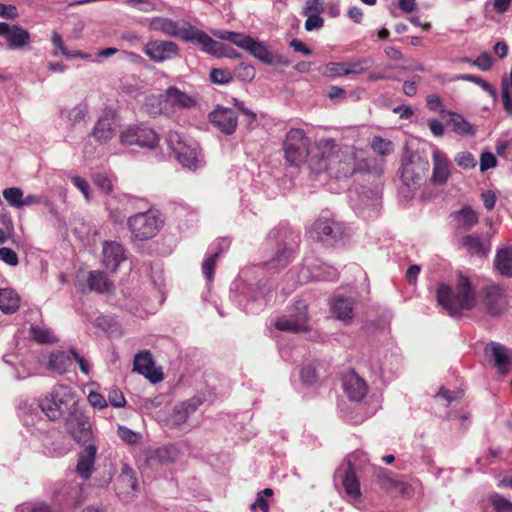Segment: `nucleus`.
<instances>
[{
    "instance_id": "nucleus-1",
    "label": "nucleus",
    "mask_w": 512,
    "mask_h": 512,
    "mask_svg": "<svg viewBox=\"0 0 512 512\" xmlns=\"http://www.w3.org/2000/svg\"><path fill=\"white\" fill-rule=\"evenodd\" d=\"M437 301L452 317L462 316L465 312L471 311L477 303L476 292L471 281L462 272L457 273V282L454 287L444 283L439 284Z\"/></svg>"
},
{
    "instance_id": "nucleus-2",
    "label": "nucleus",
    "mask_w": 512,
    "mask_h": 512,
    "mask_svg": "<svg viewBox=\"0 0 512 512\" xmlns=\"http://www.w3.org/2000/svg\"><path fill=\"white\" fill-rule=\"evenodd\" d=\"M212 34L221 40L229 41L239 48L248 51L264 64H287V62L283 61L280 56L273 55L265 43L254 39L249 35L228 30H213Z\"/></svg>"
},
{
    "instance_id": "nucleus-3",
    "label": "nucleus",
    "mask_w": 512,
    "mask_h": 512,
    "mask_svg": "<svg viewBox=\"0 0 512 512\" xmlns=\"http://www.w3.org/2000/svg\"><path fill=\"white\" fill-rule=\"evenodd\" d=\"M78 406L75 393L65 385H57L39 401L41 411L48 419L55 421L65 418L73 408Z\"/></svg>"
},
{
    "instance_id": "nucleus-4",
    "label": "nucleus",
    "mask_w": 512,
    "mask_h": 512,
    "mask_svg": "<svg viewBox=\"0 0 512 512\" xmlns=\"http://www.w3.org/2000/svg\"><path fill=\"white\" fill-rule=\"evenodd\" d=\"M150 30L159 31L169 37H178L186 42H192L197 45L198 42L207 41L204 31L197 29L188 22H183L180 26L178 22L165 17H154L148 19Z\"/></svg>"
},
{
    "instance_id": "nucleus-5",
    "label": "nucleus",
    "mask_w": 512,
    "mask_h": 512,
    "mask_svg": "<svg viewBox=\"0 0 512 512\" xmlns=\"http://www.w3.org/2000/svg\"><path fill=\"white\" fill-rule=\"evenodd\" d=\"M362 160V150L348 145L339 146L328 162V173L338 179L351 176L362 168Z\"/></svg>"
},
{
    "instance_id": "nucleus-6",
    "label": "nucleus",
    "mask_w": 512,
    "mask_h": 512,
    "mask_svg": "<svg viewBox=\"0 0 512 512\" xmlns=\"http://www.w3.org/2000/svg\"><path fill=\"white\" fill-rule=\"evenodd\" d=\"M127 225L134 240L146 241L159 233L164 225V219L157 211L148 210L130 216Z\"/></svg>"
},
{
    "instance_id": "nucleus-7",
    "label": "nucleus",
    "mask_w": 512,
    "mask_h": 512,
    "mask_svg": "<svg viewBox=\"0 0 512 512\" xmlns=\"http://www.w3.org/2000/svg\"><path fill=\"white\" fill-rule=\"evenodd\" d=\"M166 142L183 167L191 170L198 168L201 159L198 145L195 142L188 141L178 130H169Z\"/></svg>"
},
{
    "instance_id": "nucleus-8",
    "label": "nucleus",
    "mask_w": 512,
    "mask_h": 512,
    "mask_svg": "<svg viewBox=\"0 0 512 512\" xmlns=\"http://www.w3.org/2000/svg\"><path fill=\"white\" fill-rule=\"evenodd\" d=\"M310 147L304 130H289L284 142L285 158L291 165H300L310 159Z\"/></svg>"
},
{
    "instance_id": "nucleus-9",
    "label": "nucleus",
    "mask_w": 512,
    "mask_h": 512,
    "mask_svg": "<svg viewBox=\"0 0 512 512\" xmlns=\"http://www.w3.org/2000/svg\"><path fill=\"white\" fill-rule=\"evenodd\" d=\"M161 98L163 99L162 102L165 104V107L171 106L179 109H190L197 104V99L194 95L181 91L174 86L166 89L164 94L161 95ZM155 104H161V100L157 97H149L147 99L146 107L150 113H157V111L149 109V106L153 107Z\"/></svg>"
},
{
    "instance_id": "nucleus-10",
    "label": "nucleus",
    "mask_w": 512,
    "mask_h": 512,
    "mask_svg": "<svg viewBox=\"0 0 512 512\" xmlns=\"http://www.w3.org/2000/svg\"><path fill=\"white\" fill-rule=\"evenodd\" d=\"M67 432L79 443H86L92 436L91 424L80 406L73 408L64 418Z\"/></svg>"
},
{
    "instance_id": "nucleus-11",
    "label": "nucleus",
    "mask_w": 512,
    "mask_h": 512,
    "mask_svg": "<svg viewBox=\"0 0 512 512\" xmlns=\"http://www.w3.org/2000/svg\"><path fill=\"white\" fill-rule=\"evenodd\" d=\"M340 145L336 144L333 139L322 138L316 140L310 147V164L318 171L328 172V162L333 158L334 153Z\"/></svg>"
},
{
    "instance_id": "nucleus-12",
    "label": "nucleus",
    "mask_w": 512,
    "mask_h": 512,
    "mask_svg": "<svg viewBox=\"0 0 512 512\" xmlns=\"http://www.w3.org/2000/svg\"><path fill=\"white\" fill-rule=\"evenodd\" d=\"M482 304L489 315L502 314L508 307L507 296L499 285L489 284L481 291Z\"/></svg>"
},
{
    "instance_id": "nucleus-13",
    "label": "nucleus",
    "mask_w": 512,
    "mask_h": 512,
    "mask_svg": "<svg viewBox=\"0 0 512 512\" xmlns=\"http://www.w3.org/2000/svg\"><path fill=\"white\" fill-rule=\"evenodd\" d=\"M428 169V161H425L418 156H413L403 163L401 168V179L407 187L413 188L425 179Z\"/></svg>"
},
{
    "instance_id": "nucleus-14",
    "label": "nucleus",
    "mask_w": 512,
    "mask_h": 512,
    "mask_svg": "<svg viewBox=\"0 0 512 512\" xmlns=\"http://www.w3.org/2000/svg\"><path fill=\"white\" fill-rule=\"evenodd\" d=\"M295 315L284 316L276 320L275 328L280 331L299 333L307 330V305L303 301L296 302Z\"/></svg>"
},
{
    "instance_id": "nucleus-15",
    "label": "nucleus",
    "mask_w": 512,
    "mask_h": 512,
    "mask_svg": "<svg viewBox=\"0 0 512 512\" xmlns=\"http://www.w3.org/2000/svg\"><path fill=\"white\" fill-rule=\"evenodd\" d=\"M309 233L317 241L331 243L341 237L343 228L333 219L319 218L313 223Z\"/></svg>"
},
{
    "instance_id": "nucleus-16",
    "label": "nucleus",
    "mask_w": 512,
    "mask_h": 512,
    "mask_svg": "<svg viewBox=\"0 0 512 512\" xmlns=\"http://www.w3.org/2000/svg\"><path fill=\"white\" fill-rule=\"evenodd\" d=\"M143 51L152 61L160 63L177 57L179 46L172 41L153 40L145 44Z\"/></svg>"
},
{
    "instance_id": "nucleus-17",
    "label": "nucleus",
    "mask_w": 512,
    "mask_h": 512,
    "mask_svg": "<svg viewBox=\"0 0 512 512\" xmlns=\"http://www.w3.org/2000/svg\"><path fill=\"white\" fill-rule=\"evenodd\" d=\"M0 37H4L11 50L22 49L31 42L30 33L19 25L0 22Z\"/></svg>"
},
{
    "instance_id": "nucleus-18",
    "label": "nucleus",
    "mask_w": 512,
    "mask_h": 512,
    "mask_svg": "<svg viewBox=\"0 0 512 512\" xmlns=\"http://www.w3.org/2000/svg\"><path fill=\"white\" fill-rule=\"evenodd\" d=\"M485 353L493 360V365L500 374H508L512 371V350L497 343L486 345Z\"/></svg>"
},
{
    "instance_id": "nucleus-19",
    "label": "nucleus",
    "mask_w": 512,
    "mask_h": 512,
    "mask_svg": "<svg viewBox=\"0 0 512 512\" xmlns=\"http://www.w3.org/2000/svg\"><path fill=\"white\" fill-rule=\"evenodd\" d=\"M155 130H123L120 141L125 145H136L141 148H154L159 143Z\"/></svg>"
},
{
    "instance_id": "nucleus-20",
    "label": "nucleus",
    "mask_w": 512,
    "mask_h": 512,
    "mask_svg": "<svg viewBox=\"0 0 512 512\" xmlns=\"http://www.w3.org/2000/svg\"><path fill=\"white\" fill-rule=\"evenodd\" d=\"M133 365L135 371L145 376L152 383H157L163 379V373L154 367L152 354L148 350L136 354Z\"/></svg>"
},
{
    "instance_id": "nucleus-21",
    "label": "nucleus",
    "mask_w": 512,
    "mask_h": 512,
    "mask_svg": "<svg viewBox=\"0 0 512 512\" xmlns=\"http://www.w3.org/2000/svg\"><path fill=\"white\" fill-rule=\"evenodd\" d=\"M117 489L119 496L126 501L132 499L139 490L135 473L128 465L122 467L121 473L117 479Z\"/></svg>"
},
{
    "instance_id": "nucleus-22",
    "label": "nucleus",
    "mask_w": 512,
    "mask_h": 512,
    "mask_svg": "<svg viewBox=\"0 0 512 512\" xmlns=\"http://www.w3.org/2000/svg\"><path fill=\"white\" fill-rule=\"evenodd\" d=\"M342 385L344 392L352 401H361L366 395V384L354 371H349L343 376Z\"/></svg>"
},
{
    "instance_id": "nucleus-23",
    "label": "nucleus",
    "mask_w": 512,
    "mask_h": 512,
    "mask_svg": "<svg viewBox=\"0 0 512 512\" xmlns=\"http://www.w3.org/2000/svg\"><path fill=\"white\" fill-rule=\"evenodd\" d=\"M342 486L344 489V499L356 505L361 497L360 481L356 476L355 470L352 464L349 463L347 470L342 479Z\"/></svg>"
},
{
    "instance_id": "nucleus-24",
    "label": "nucleus",
    "mask_w": 512,
    "mask_h": 512,
    "mask_svg": "<svg viewBox=\"0 0 512 512\" xmlns=\"http://www.w3.org/2000/svg\"><path fill=\"white\" fill-rule=\"evenodd\" d=\"M124 259L122 245L117 242H105L103 244L102 264L107 270L114 272Z\"/></svg>"
},
{
    "instance_id": "nucleus-25",
    "label": "nucleus",
    "mask_w": 512,
    "mask_h": 512,
    "mask_svg": "<svg viewBox=\"0 0 512 512\" xmlns=\"http://www.w3.org/2000/svg\"><path fill=\"white\" fill-rule=\"evenodd\" d=\"M432 182L437 185L444 184L450 176L449 162L446 155L438 149H434Z\"/></svg>"
},
{
    "instance_id": "nucleus-26",
    "label": "nucleus",
    "mask_w": 512,
    "mask_h": 512,
    "mask_svg": "<svg viewBox=\"0 0 512 512\" xmlns=\"http://www.w3.org/2000/svg\"><path fill=\"white\" fill-rule=\"evenodd\" d=\"M97 447L94 444L87 445L79 454L76 472L83 479H88L94 468Z\"/></svg>"
},
{
    "instance_id": "nucleus-27",
    "label": "nucleus",
    "mask_w": 512,
    "mask_h": 512,
    "mask_svg": "<svg viewBox=\"0 0 512 512\" xmlns=\"http://www.w3.org/2000/svg\"><path fill=\"white\" fill-rule=\"evenodd\" d=\"M331 310L336 319L345 324H350L354 317V301L350 298L337 296L332 301Z\"/></svg>"
},
{
    "instance_id": "nucleus-28",
    "label": "nucleus",
    "mask_w": 512,
    "mask_h": 512,
    "mask_svg": "<svg viewBox=\"0 0 512 512\" xmlns=\"http://www.w3.org/2000/svg\"><path fill=\"white\" fill-rule=\"evenodd\" d=\"M210 122L218 128H236L237 115L231 108L218 106L209 114Z\"/></svg>"
},
{
    "instance_id": "nucleus-29",
    "label": "nucleus",
    "mask_w": 512,
    "mask_h": 512,
    "mask_svg": "<svg viewBox=\"0 0 512 512\" xmlns=\"http://www.w3.org/2000/svg\"><path fill=\"white\" fill-rule=\"evenodd\" d=\"M204 36L207 38V41L198 42L197 45L201 47V49L209 54H212L216 57H228V58H236L238 54L235 50L226 47L223 43L215 41L212 39L207 33L204 32Z\"/></svg>"
},
{
    "instance_id": "nucleus-30",
    "label": "nucleus",
    "mask_w": 512,
    "mask_h": 512,
    "mask_svg": "<svg viewBox=\"0 0 512 512\" xmlns=\"http://www.w3.org/2000/svg\"><path fill=\"white\" fill-rule=\"evenodd\" d=\"M72 365L71 350L69 352L55 351L49 355L48 367L58 374L66 373Z\"/></svg>"
},
{
    "instance_id": "nucleus-31",
    "label": "nucleus",
    "mask_w": 512,
    "mask_h": 512,
    "mask_svg": "<svg viewBox=\"0 0 512 512\" xmlns=\"http://www.w3.org/2000/svg\"><path fill=\"white\" fill-rule=\"evenodd\" d=\"M494 267L502 276L512 277V248L504 247L497 251Z\"/></svg>"
},
{
    "instance_id": "nucleus-32",
    "label": "nucleus",
    "mask_w": 512,
    "mask_h": 512,
    "mask_svg": "<svg viewBox=\"0 0 512 512\" xmlns=\"http://www.w3.org/2000/svg\"><path fill=\"white\" fill-rule=\"evenodd\" d=\"M301 278L304 281L312 280H326L333 281L337 278V271L335 268L323 264L319 266L315 272L309 273V268L304 267L301 270Z\"/></svg>"
},
{
    "instance_id": "nucleus-33",
    "label": "nucleus",
    "mask_w": 512,
    "mask_h": 512,
    "mask_svg": "<svg viewBox=\"0 0 512 512\" xmlns=\"http://www.w3.org/2000/svg\"><path fill=\"white\" fill-rule=\"evenodd\" d=\"M457 228L468 231L478 223V214L470 207H463L461 210L453 213Z\"/></svg>"
},
{
    "instance_id": "nucleus-34",
    "label": "nucleus",
    "mask_w": 512,
    "mask_h": 512,
    "mask_svg": "<svg viewBox=\"0 0 512 512\" xmlns=\"http://www.w3.org/2000/svg\"><path fill=\"white\" fill-rule=\"evenodd\" d=\"M20 296L12 288L0 289V310L14 313L19 308Z\"/></svg>"
},
{
    "instance_id": "nucleus-35",
    "label": "nucleus",
    "mask_w": 512,
    "mask_h": 512,
    "mask_svg": "<svg viewBox=\"0 0 512 512\" xmlns=\"http://www.w3.org/2000/svg\"><path fill=\"white\" fill-rule=\"evenodd\" d=\"M88 285L90 290L97 292H110L113 289V284L110 282L103 272L93 271L89 273Z\"/></svg>"
},
{
    "instance_id": "nucleus-36",
    "label": "nucleus",
    "mask_w": 512,
    "mask_h": 512,
    "mask_svg": "<svg viewBox=\"0 0 512 512\" xmlns=\"http://www.w3.org/2000/svg\"><path fill=\"white\" fill-rule=\"evenodd\" d=\"M460 245L471 255H477L480 257L487 256L488 250L478 237L472 235L464 236L460 240Z\"/></svg>"
},
{
    "instance_id": "nucleus-37",
    "label": "nucleus",
    "mask_w": 512,
    "mask_h": 512,
    "mask_svg": "<svg viewBox=\"0 0 512 512\" xmlns=\"http://www.w3.org/2000/svg\"><path fill=\"white\" fill-rule=\"evenodd\" d=\"M292 259V250L287 247L278 249L275 255L266 263L271 270H278L289 264Z\"/></svg>"
},
{
    "instance_id": "nucleus-38",
    "label": "nucleus",
    "mask_w": 512,
    "mask_h": 512,
    "mask_svg": "<svg viewBox=\"0 0 512 512\" xmlns=\"http://www.w3.org/2000/svg\"><path fill=\"white\" fill-rule=\"evenodd\" d=\"M346 64L348 75H360L373 65V60L369 57L355 58L346 61Z\"/></svg>"
},
{
    "instance_id": "nucleus-39",
    "label": "nucleus",
    "mask_w": 512,
    "mask_h": 512,
    "mask_svg": "<svg viewBox=\"0 0 512 512\" xmlns=\"http://www.w3.org/2000/svg\"><path fill=\"white\" fill-rule=\"evenodd\" d=\"M321 73L322 75L331 78L348 76L346 61L329 62L322 67Z\"/></svg>"
},
{
    "instance_id": "nucleus-40",
    "label": "nucleus",
    "mask_w": 512,
    "mask_h": 512,
    "mask_svg": "<svg viewBox=\"0 0 512 512\" xmlns=\"http://www.w3.org/2000/svg\"><path fill=\"white\" fill-rule=\"evenodd\" d=\"M30 333L33 339L39 343H53L56 341L51 330L46 327L31 325Z\"/></svg>"
},
{
    "instance_id": "nucleus-41",
    "label": "nucleus",
    "mask_w": 512,
    "mask_h": 512,
    "mask_svg": "<svg viewBox=\"0 0 512 512\" xmlns=\"http://www.w3.org/2000/svg\"><path fill=\"white\" fill-rule=\"evenodd\" d=\"M3 197L10 206L15 208L23 207V191L18 187L6 188L3 190Z\"/></svg>"
},
{
    "instance_id": "nucleus-42",
    "label": "nucleus",
    "mask_w": 512,
    "mask_h": 512,
    "mask_svg": "<svg viewBox=\"0 0 512 512\" xmlns=\"http://www.w3.org/2000/svg\"><path fill=\"white\" fill-rule=\"evenodd\" d=\"M441 118L453 128H466L468 125L463 116L449 110H441Z\"/></svg>"
},
{
    "instance_id": "nucleus-43",
    "label": "nucleus",
    "mask_w": 512,
    "mask_h": 512,
    "mask_svg": "<svg viewBox=\"0 0 512 512\" xmlns=\"http://www.w3.org/2000/svg\"><path fill=\"white\" fill-rule=\"evenodd\" d=\"M371 147L375 153L381 156L389 155L393 151L392 142L381 137H374Z\"/></svg>"
},
{
    "instance_id": "nucleus-44",
    "label": "nucleus",
    "mask_w": 512,
    "mask_h": 512,
    "mask_svg": "<svg viewBox=\"0 0 512 512\" xmlns=\"http://www.w3.org/2000/svg\"><path fill=\"white\" fill-rule=\"evenodd\" d=\"M86 113L87 105L85 103H80L69 111L68 118L72 125H79L85 118Z\"/></svg>"
},
{
    "instance_id": "nucleus-45",
    "label": "nucleus",
    "mask_w": 512,
    "mask_h": 512,
    "mask_svg": "<svg viewBox=\"0 0 512 512\" xmlns=\"http://www.w3.org/2000/svg\"><path fill=\"white\" fill-rule=\"evenodd\" d=\"M93 183L104 193L109 194L113 191V183L109 176L97 173L93 176Z\"/></svg>"
},
{
    "instance_id": "nucleus-46",
    "label": "nucleus",
    "mask_w": 512,
    "mask_h": 512,
    "mask_svg": "<svg viewBox=\"0 0 512 512\" xmlns=\"http://www.w3.org/2000/svg\"><path fill=\"white\" fill-rule=\"evenodd\" d=\"M210 79L216 84H228L232 81L233 77L230 71L226 69L214 68L210 72Z\"/></svg>"
},
{
    "instance_id": "nucleus-47",
    "label": "nucleus",
    "mask_w": 512,
    "mask_h": 512,
    "mask_svg": "<svg viewBox=\"0 0 512 512\" xmlns=\"http://www.w3.org/2000/svg\"><path fill=\"white\" fill-rule=\"evenodd\" d=\"M118 125L117 117L113 110H104L102 115L98 119L96 128H112V126Z\"/></svg>"
},
{
    "instance_id": "nucleus-48",
    "label": "nucleus",
    "mask_w": 512,
    "mask_h": 512,
    "mask_svg": "<svg viewBox=\"0 0 512 512\" xmlns=\"http://www.w3.org/2000/svg\"><path fill=\"white\" fill-rule=\"evenodd\" d=\"M221 253H222V250H219L218 252H215L214 254H212L210 257H208L203 262V265H202L203 274L205 275V277L208 281L213 280L215 263Z\"/></svg>"
},
{
    "instance_id": "nucleus-49",
    "label": "nucleus",
    "mask_w": 512,
    "mask_h": 512,
    "mask_svg": "<svg viewBox=\"0 0 512 512\" xmlns=\"http://www.w3.org/2000/svg\"><path fill=\"white\" fill-rule=\"evenodd\" d=\"M462 80H466L469 82H473L476 85H479L484 91H486L490 96L495 97L496 91L495 89L483 78L478 77L476 75H463L460 77Z\"/></svg>"
},
{
    "instance_id": "nucleus-50",
    "label": "nucleus",
    "mask_w": 512,
    "mask_h": 512,
    "mask_svg": "<svg viewBox=\"0 0 512 512\" xmlns=\"http://www.w3.org/2000/svg\"><path fill=\"white\" fill-rule=\"evenodd\" d=\"M51 42L54 47L53 49V55L57 56L59 54L66 56L68 55V49L66 48L62 36L56 32L53 31L51 36Z\"/></svg>"
},
{
    "instance_id": "nucleus-51",
    "label": "nucleus",
    "mask_w": 512,
    "mask_h": 512,
    "mask_svg": "<svg viewBox=\"0 0 512 512\" xmlns=\"http://www.w3.org/2000/svg\"><path fill=\"white\" fill-rule=\"evenodd\" d=\"M455 162L464 169L473 168L476 165L475 158L469 152L459 153L455 158Z\"/></svg>"
},
{
    "instance_id": "nucleus-52",
    "label": "nucleus",
    "mask_w": 512,
    "mask_h": 512,
    "mask_svg": "<svg viewBox=\"0 0 512 512\" xmlns=\"http://www.w3.org/2000/svg\"><path fill=\"white\" fill-rule=\"evenodd\" d=\"M119 437L128 444H135L140 440V435L127 427L120 426L118 428Z\"/></svg>"
},
{
    "instance_id": "nucleus-53",
    "label": "nucleus",
    "mask_w": 512,
    "mask_h": 512,
    "mask_svg": "<svg viewBox=\"0 0 512 512\" xmlns=\"http://www.w3.org/2000/svg\"><path fill=\"white\" fill-rule=\"evenodd\" d=\"M0 260L10 266H16L18 264L16 252L8 247L0 248Z\"/></svg>"
},
{
    "instance_id": "nucleus-54",
    "label": "nucleus",
    "mask_w": 512,
    "mask_h": 512,
    "mask_svg": "<svg viewBox=\"0 0 512 512\" xmlns=\"http://www.w3.org/2000/svg\"><path fill=\"white\" fill-rule=\"evenodd\" d=\"M19 16L17 7L12 4H4L0 2V17L13 20Z\"/></svg>"
},
{
    "instance_id": "nucleus-55",
    "label": "nucleus",
    "mask_w": 512,
    "mask_h": 512,
    "mask_svg": "<svg viewBox=\"0 0 512 512\" xmlns=\"http://www.w3.org/2000/svg\"><path fill=\"white\" fill-rule=\"evenodd\" d=\"M492 62L491 56L487 52H484L472 62V65L482 71H488L492 66Z\"/></svg>"
},
{
    "instance_id": "nucleus-56",
    "label": "nucleus",
    "mask_w": 512,
    "mask_h": 512,
    "mask_svg": "<svg viewBox=\"0 0 512 512\" xmlns=\"http://www.w3.org/2000/svg\"><path fill=\"white\" fill-rule=\"evenodd\" d=\"M109 402L112 406L120 408L125 406L126 400L119 389L113 388L109 391Z\"/></svg>"
},
{
    "instance_id": "nucleus-57",
    "label": "nucleus",
    "mask_w": 512,
    "mask_h": 512,
    "mask_svg": "<svg viewBox=\"0 0 512 512\" xmlns=\"http://www.w3.org/2000/svg\"><path fill=\"white\" fill-rule=\"evenodd\" d=\"M497 164L495 156L491 152H483L480 157V170L486 171L494 168Z\"/></svg>"
},
{
    "instance_id": "nucleus-58",
    "label": "nucleus",
    "mask_w": 512,
    "mask_h": 512,
    "mask_svg": "<svg viewBox=\"0 0 512 512\" xmlns=\"http://www.w3.org/2000/svg\"><path fill=\"white\" fill-rule=\"evenodd\" d=\"M237 75L242 80H252L255 77V69L248 64H240L236 68Z\"/></svg>"
},
{
    "instance_id": "nucleus-59",
    "label": "nucleus",
    "mask_w": 512,
    "mask_h": 512,
    "mask_svg": "<svg viewBox=\"0 0 512 512\" xmlns=\"http://www.w3.org/2000/svg\"><path fill=\"white\" fill-rule=\"evenodd\" d=\"M189 412L182 405L176 406L172 415V421L175 425H181L186 422Z\"/></svg>"
},
{
    "instance_id": "nucleus-60",
    "label": "nucleus",
    "mask_w": 512,
    "mask_h": 512,
    "mask_svg": "<svg viewBox=\"0 0 512 512\" xmlns=\"http://www.w3.org/2000/svg\"><path fill=\"white\" fill-rule=\"evenodd\" d=\"M307 20L305 22V29L307 31H312L315 29H320L323 26V19L319 16V14H308Z\"/></svg>"
},
{
    "instance_id": "nucleus-61",
    "label": "nucleus",
    "mask_w": 512,
    "mask_h": 512,
    "mask_svg": "<svg viewBox=\"0 0 512 512\" xmlns=\"http://www.w3.org/2000/svg\"><path fill=\"white\" fill-rule=\"evenodd\" d=\"M301 380L305 385H311L316 380L315 368L311 365L305 366L301 369Z\"/></svg>"
},
{
    "instance_id": "nucleus-62",
    "label": "nucleus",
    "mask_w": 512,
    "mask_h": 512,
    "mask_svg": "<svg viewBox=\"0 0 512 512\" xmlns=\"http://www.w3.org/2000/svg\"><path fill=\"white\" fill-rule=\"evenodd\" d=\"M88 401L93 407L98 409H103L107 407V402L104 396L98 392H90L88 395Z\"/></svg>"
},
{
    "instance_id": "nucleus-63",
    "label": "nucleus",
    "mask_w": 512,
    "mask_h": 512,
    "mask_svg": "<svg viewBox=\"0 0 512 512\" xmlns=\"http://www.w3.org/2000/svg\"><path fill=\"white\" fill-rule=\"evenodd\" d=\"M493 506L498 512H511L512 503L501 496L493 498Z\"/></svg>"
},
{
    "instance_id": "nucleus-64",
    "label": "nucleus",
    "mask_w": 512,
    "mask_h": 512,
    "mask_svg": "<svg viewBox=\"0 0 512 512\" xmlns=\"http://www.w3.org/2000/svg\"><path fill=\"white\" fill-rule=\"evenodd\" d=\"M323 11V5L320 0H307L304 8V15L320 14Z\"/></svg>"
}]
</instances>
